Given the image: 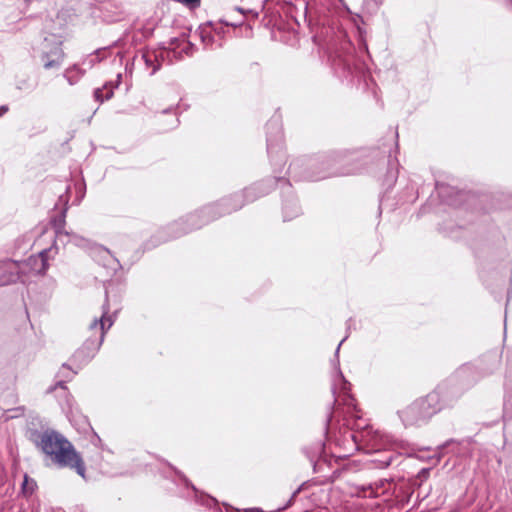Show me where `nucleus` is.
Instances as JSON below:
<instances>
[{
	"mask_svg": "<svg viewBox=\"0 0 512 512\" xmlns=\"http://www.w3.org/2000/svg\"><path fill=\"white\" fill-rule=\"evenodd\" d=\"M64 58L61 42L54 38H45L42 47V61L46 69L59 67Z\"/></svg>",
	"mask_w": 512,
	"mask_h": 512,
	"instance_id": "20e7f679",
	"label": "nucleus"
},
{
	"mask_svg": "<svg viewBox=\"0 0 512 512\" xmlns=\"http://www.w3.org/2000/svg\"><path fill=\"white\" fill-rule=\"evenodd\" d=\"M83 351H78L76 352V354L74 355L75 358H78L80 357V355L82 354Z\"/></svg>",
	"mask_w": 512,
	"mask_h": 512,
	"instance_id": "ddd939ff",
	"label": "nucleus"
},
{
	"mask_svg": "<svg viewBox=\"0 0 512 512\" xmlns=\"http://www.w3.org/2000/svg\"><path fill=\"white\" fill-rule=\"evenodd\" d=\"M107 310L103 313L100 319H94L90 326L89 331L91 335L86 340L84 348L90 352H96L103 343L106 331L113 325V319L107 315Z\"/></svg>",
	"mask_w": 512,
	"mask_h": 512,
	"instance_id": "7ed1b4c3",
	"label": "nucleus"
},
{
	"mask_svg": "<svg viewBox=\"0 0 512 512\" xmlns=\"http://www.w3.org/2000/svg\"><path fill=\"white\" fill-rule=\"evenodd\" d=\"M8 111V107L7 106H1L0 107V116L4 115L6 112Z\"/></svg>",
	"mask_w": 512,
	"mask_h": 512,
	"instance_id": "f8f14e48",
	"label": "nucleus"
},
{
	"mask_svg": "<svg viewBox=\"0 0 512 512\" xmlns=\"http://www.w3.org/2000/svg\"><path fill=\"white\" fill-rule=\"evenodd\" d=\"M65 238H69V242H73L76 245H83L84 239L77 236V235H70L68 232L61 231L60 229H57L56 231V240L60 242H64Z\"/></svg>",
	"mask_w": 512,
	"mask_h": 512,
	"instance_id": "423d86ee",
	"label": "nucleus"
},
{
	"mask_svg": "<svg viewBox=\"0 0 512 512\" xmlns=\"http://www.w3.org/2000/svg\"><path fill=\"white\" fill-rule=\"evenodd\" d=\"M50 249L43 250L37 255L30 256L27 261L21 265L9 263L0 266V285H6L20 279L19 273L29 270L34 274H43L48 268L47 254Z\"/></svg>",
	"mask_w": 512,
	"mask_h": 512,
	"instance_id": "f03ea898",
	"label": "nucleus"
},
{
	"mask_svg": "<svg viewBox=\"0 0 512 512\" xmlns=\"http://www.w3.org/2000/svg\"><path fill=\"white\" fill-rule=\"evenodd\" d=\"M175 2L181 3L183 5L189 6V7H198L200 5V0H174Z\"/></svg>",
	"mask_w": 512,
	"mask_h": 512,
	"instance_id": "9d476101",
	"label": "nucleus"
},
{
	"mask_svg": "<svg viewBox=\"0 0 512 512\" xmlns=\"http://www.w3.org/2000/svg\"><path fill=\"white\" fill-rule=\"evenodd\" d=\"M95 98L98 100V101H104V100H108L112 97L113 95V91L111 88L108 89L107 86H105L104 88L102 89H96L95 90Z\"/></svg>",
	"mask_w": 512,
	"mask_h": 512,
	"instance_id": "0eeeda50",
	"label": "nucleus"
},
{
	"mask_svg": "<svg viewBox=\"0 0 512 512\" xmlns=\"http://www.w3.org/2000/svg\"><path fill=\"white\" fill-rule=\"evenodd\" d=\"M72 72V69L71 70H68L66 73H65V77L67 78L68 82L73 85L76 80H73L72 77L70 76V73Z\"/></svg>",
	"mask_w": 512,
	"mask_h": 512,
	"instance_id": "9b49d317",
	"label": "nucleus"
},
{
	"mask_svg": "<svg viewBox=\"0 0 512 512\" xmlns=\"http://www.w3.org/2000/svg\"><path fill=\"white\" fill-rule=\"evenodd\" d=\"M143 58L145 59L147 66H152L151 74H154L159 69V65H153V62H154L153 58H155L154 55H152V54L143 55Z\"/></svg>",
	"mask_w": 512,
	"mask_h": 512,
	"instance_id": "1a4fd4ad",
	"label": "nucleus"
},
{
	"mask_svg": "<svg viewBox=\"0 0 512 512\" xmlns=\"http://www.w3.org/2000/svg\"><path fill=\"white\" fill-rule=\"evenodd\" d=\"M430 397L427 399H421L413 403L411 406L403 410L400 414L401 419L405 424H414L418 421L425 419L429 416H431L435 410H431L429 408V400Z\"/></svg>",
	"mask_w": 512,
	"mask_h": 512,
	"instance_id": "39448f33",
	"label": "nucleus"
},
{
	"mask_svg": "<svg viewBox=\"0 0 512 512\" xmlns=\"http://www.w3.org/2000/svg\"><path fill=\"white\" fill-rule=\"evenodd\" d=\"M249 512H259V510L258 509H251V510H249Z\"/></svg>",
	"mask_w": 512,
	"mask_h": 512,
	"instance_id": "2eb2a0df",
	"label": "nucleus"
},
{
	"mask_svg": "<svg viewBox=\"0 0 512 512\" xmlns=\"http://www.w3.org/2000/svg\"><path fill=\"white\" fill-rule=\"evenodd\" d=\"M37 446L58 467L74 469L78 475L85 478V465L81 456L61 434L55 431H45L39 435Z\"/></svg>",
	"mask_w": 512,
	"mask_h": 512,
	"instance_id": "f257e3e1",
	"label": "nucleus"
},
{
	"mask_svg": "<svg viewBox=\"0 0 512 512\" xmlns=\"http://www.w3.org/2000/svg\"><path fill=\"white\" fill-rule=\"evenodd\" d=\"M343 341H344V339H343V340L340 342V344L337 346V350H336V352H337V353L339 352L340 346H341V344H342V342H343Z\"/></svg>",
	"mask_w": 512,
	"mask_h": 512,
	"instance_id": "4468645a",
	"label": "nucleus"
},
{
	"mask_svg": "<svg viewBox=\"0 0 512 512\" xmlns=\"http://www.w3.org/2000/svg\"><path fill=\"white\" fill-rule=\"evenodd\" d=\"M36 482L29 478L27 475L24 476V480L22 483V490L25 494H32L35 490Z\"/></svg>",
	"mask_w": 512,
	"mask_h": 512,
	"instance_id": "6e6552de",
	"label": "nucleus"
}]
</instances>
